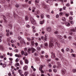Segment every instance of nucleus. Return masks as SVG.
Here are the masks:
<instances>
[{
    "mask_svg": "<svg viewBox=\"0 0 76 76\" xmlns=\"http://www.w3.org/2000/svg\"><path fill=\"white\" fill-rule=\"evenodd\" d=\"M50 39V43L49 44V47H50V48H53V44L52 42H55V40H54V39L53 37H51Z\"/></svg>",
    "mask_w": 76,
    "mask_h": 76,
    "instance_id": "1",
    "label": "nucleus"
},
{
    "mask_svg": "<svg viewBox=\"0 0 76 76\" xmlns=\"http://www.w3.org/2000/svg\"><path fill=\"white\" fill-rule=\"evenodd\" d=\"M18 40H19L20 41H21V44H24V45H25V44H26V42H25L24 39H22L21 37L20 36L18 37Z\"/></svg>",
    "mask_w": 76,
    "mask_h": 76,
    "instance_id": "2",
    "label": "nucleus"
},
{
    "mask_svg": "<svg viewBox=\"0 0 76 76\" xmlns=\"http://www.w3.org/2000/svg\"><path fill=\"white\" fill-rule=\"evenodd\" d=\"M43 66H42V65H41L40 66V67H39V70H40V71H41V72L42 74V73H44V71H43L42 70V69L43 68Z\"/></svg>",
    "mask_w": 76,
    "mask_h": 76,
    "instance_id": "3",
    "label": "nucleus"
},
{
    "mask_svg": "<svg viewBox=\"0 0 76 76\" xmlns=\"http://www.w3.org/2000/svg\"><path fill=\"white\" fill-rule=\"evenodd\" d=\"M30 20L32 24L33 25H35L36 23V21L33 18H31Z\"/></svg>",
    "mask_w": 76,
    "mask_h": 76,
    "instance_id": "4",
    "label": "nucleus"
},
{
    "mask_svg": "<svg viewBox=\"0 0 76 76\" xmlns=\"http://www.w3.org/2000/svg\"><path fill=\"white\" fill-rule=\"evenodd\" d=\"M42 6L44 8H45L46 9H48V10L49 9V7L47 5H45V3H43L42 4Z\"/></svg>",
    "mask_w": 76,
    "mask_h": 76,
    "instance_id": "5",
    "label": "nucleus"
},
{
    "mask_svg": "<svg viewBox=\"0 0 76 76\" xmlns=\"http://www.w3.org/2000/svg\"><path fill=\"white\" fill-rule=\"evenodd\" d=\"M66 71L65 69H63L61 70V73L63 75H64L66 73Z\"/></svg>",
    "mask_w": 76,
    "mask_h": 76,
    "instance_id": "6",
    "label": "nucleus"
},
{
    "mask_svg": "<svg viewBox=\"0 0 76 76\" xmlns=\"http://www.w3.org/2000/svg\"><path fill=\"white\" fill-rule=\"evenodd\" d=\"M44 48H47L48 47V43H45L44 44Z\"/></svg>",
    "mask_w": 76,
    "mask_h": 76,
    "instance_id": "7",
    "label": "nucleus"
},
{
    "mask_svg": "<svg viewBox=\"0 0 76 76\" xmlns=\"http://www.w3.org/2000/svg\"><path fill=\"white\" fill-rule=\"evenodd\" d=\"M51 57L52 58H56V57L55 56V54L54 53H51Z\"/></svg>",
    "mask_w": 76,
    "mask_h": 76,
    "instance_id": "8",
    "label": "nucleus"
},
{
    "mask_svg": "<svg viewBox=\"0 0 76 76\" xmlns=\"http://www.w3.org/2000/svg\"><path fill=\"white\" fill-rule=\"evenodd\" d=\"M26 54H25V53H24V51L22 50L21 51V54H22V55H24V56H28V53H27V52H26Z\"/></svg>",
    "mask_w": 76,
    "mask_h": 76,
    "instance_id": "9",
    "label": "nucleus"
},
{
    "mask_svg": "<svg viewBox=\"0 0 76 76\" xmlns=\"http://www.w3.org/2000/svg\"><path fill=\"white\" fill-rule=\"evenodd\" d=\"M47 31H48V32H51V28H47Z\"/></svg>",
    "mask_w": 76,
    "mask_h": 76,
    "instance_id": "10",
    "label": "nucleus"
},
{
    "mask_svg": "<svg viewBox=\"0 0 76 76\" xmlns=\"http://www.w3.org/2000/svg\"><path fill=\"white\" fill-rule=\"evenodd\" d=\"M55 45H56L57 46V47H60V43L58 42H56L55 44Z\"/></svg>",
    "mask_w": 76,
    "mask_h": 76,
    "instance_id": "11",
    "label": "nucleus"
},
{
    "mask_svg": "<svg viewBox=\"0 0 76 76\" xmlns=\"http://www.w3.org/2000/svg\"><path fill=\"white\" fill-rule=\"evenodd\" d=\"M9 59L10 60V61H11L10 63H11L10 64V65H11V64H12V63H13V61H13V58H9Z\"/></svg>",
    "mask_w": 76,
    "mask_h": 76,
    "instance_id": "12",
    "label": "nucleus"
},
{
    "mask_svg": "<svg viewBox=\"0 0 76 76\" xmlns=\"http://www.w3.org/2000/svg\"><path fill=\"white\" fill-rule=\"evenodd\" d=\"M31 50L32 51V53H34L35 51V49L33 48H31Z\"/></svg>",
    "mask_w": 76,
    "mask_h": 76,
    "instance_id": "13",
    "label": "nucleus"
},
{
    "mask_svg": "<svg viewBox=\"0 0 76 76\" xmlns=\"http://www.w3.org/2000/svg\"><path fill=\"white\" fill-rule=\"evenodd\" d=\"M27 69H28V66L27 65H25L24 67L23 68V70H26Z\"/></svg>",
    "mask_w": 76,
    "mask_h": 76,
    "instance_id": "14",
    "label": "nucleus"
},
{
    "mask_svg": "<svg viewBox=\"0 0 76 76\" xmlns=\"http://www.w3.org/2000/svg\"><path fill=\"white\" fill-rule=\"evenodd\" d=\"M57 64L58 67H60L61 66V65L60 64V63L58 62H57Z\"/></svg>",
    "mask_w": 76,
    "mask_h": 76,
    "instance_id": "15",
    "label": "nucleus"
},
{
    "mask_svg": "<svg viewBox=\"0 0 76 76\" xmlns=\"http://www.w3.org/2000/svg\"><path fill=\"white\" fill-rule=\"evenodd\" d=\"M44 23V20H43L42 21H40L39 22V23L40 24H41V25H42L43 23Z\"/></svg>",
    "mask_w": 76,
    "mask_h": 76,
    "instance_id": "16",
    "label": "nucleus"
},
{
    "mask_svg": "<svg viewBox=\"0 0 76 76\" xmlns=\"http://www.w3.org/2000/svg\"><path fill=\"white\" fill-rule=\"evenodd\" d=\"M57 37L58 38H59L60 39H62L63 38V37L60 35H57Z\"/></svg>",
    "mask_w": 76,
    "mask_h": 76,
    "instance_id": "17",
    "label": "nucleus"
},
{
    "mask_svg": "<svg viewBox=\"0 0 76 76\" xmlns=\"http://www.w3.org/2000/svg\"><path fill=\"white\" fill-rule=\"evenodd\" d=\"M66 26H70V23H69L68 22H66Z\"/></svg>",
    "mask_w": 76,
    "mask_h": 76,
    "instance_id": "18",
    "label": "nucleus"
},
{
    "mask_svg": "<svg viewBox=\"0 0 76 76\" xmlns=\"http://www.w3.org/2000/svg\"><path fill=\"white\" fill-rule=\"evenodd\" d=\"M15 66L17 67V66H19V63H17L15 64Z\"/></svg>",
    "mask_w": 76,
    "mask_h": 76,
    "instance_id": "19",
    "label": "nucleus"
},
{
    "mask_svg": "<svg viewBox=\"0 0 76 76\" xmlns=\"http://www.w3.org/2000/svg\"><path fill=\"white\" fill-rule=\"evenodd\" d=\"M18 72L20 75V74H21V73H22V71L21 69H19L18 70Z\"/></svg>",
    "mask_w": 76,
    "mask_h": 76,
    "instance_id": "20",
    "label": "nucleus"
},
{
    "mask_svg": "<svg viewBox=\"0 0 76 76\" xmlns=\"http://www.w3.org/2000/svg\"><path fill=\"white\" fill-rule=\"evenodd\" d=\"M25 61L26 64H28V59H26Z\"/></svg>",
    "mask_w": 76,
    "mask_h": 76,
    "instance_id": "21",
    "label": "nucleus"
},
{
    "mask_svg": "<svg viewBox=\"0 0 76 76\" xmlns=\"http://www.w3.org/2000/svg\"><path fill=\"white\" fill-rule=\"evenodd\" d=\"M71 31H72V32H76V30H75L74 28H72Z\"/></svg>",
    "mask_w": 76,
    "mask_h": 76,
    "instance_id": "22",
    "label": "nucleus"
},
{
    "mask_svg": "<svg viewBox=\"0 0 76 76\" xmlns=\"http://www.w3.org/2000/svg\"><path fill=\"white\" fill-rule=\"evenodd\" d=\"M31 44L32 46L34 45V41H31Z\"/></svg>",
    "mask_w": 76,
    "mask_h": 76,
    "instance_id": "23",
    "label": "nucleus"
},
{
    "mask_svg": "<svg viewBox=\"0 0 76 76\" xmlns=\"http://www.w3.org/2000/svg\"><path fill=\"white\" fill-rule=\"evenodd\" d=\"M62 20H63V21H66V18H65L64 17H63L62 18Z\"/></svg>",
    "mask_w": 76,
    "mask_h": 76,
    "instance_id": "24",
    "label": "nucleus"
},
{
    "mask_svg": "<svg viewBox=\"0 0 76 76\" xmlns=\"http://www.w3.org/2000/svg\"><path fill=\"white\" fill-rule=\"evenodd\" d=\"M2 66L3 67H6V63H4Z\"/></svg>",
    "mask_w": 76,
    "mask_h": 76,
    "instance_id": "25",
    "label": "nucleus"
},
{
    "mask_svg": "<svg viewBox=\"0 0 76 76\" xmlns=\"http://www.w3.org/2000/svg\"><path fill=\"white\" fill-rule=\"evenodd\" d=\"M28 72H25L24 73V75L27 76L28 75Z\"/></svg>",
    "mask_w": 76,
    "mask_h": 76,
    "instance_id": "26",
    "label": "nucleus"
},
{
    "mask_svg": "<svg viewBox=\"0 0 76 76\" xmlns=\"http://www.w3.org/2000/svg\"><path fill=\"white\" fill-rule=\"evenodd\" d=\"M53 70L54 72H55V73H57V70L56 69H54Z\"/></svg>",
    "mask_w": 76,
    "mask_h": 76,
    "instance_id": "27",
    "label": "nucleus"
},
{
    "mask_svg": "<svg viewBox=\"0 0 76 76\" xmlns=\"http://www.w3.org/2000/svg\"><path fill=\"white\" fill-rule=\"evenodd\" d=\"M40 17L42 19L44 18V15L43 14H41L40 15Z\"/></svg>",
    "mask_w": 76,
    "mask_h": 76,
    "instance_id": "28",
    "label": "nucleus"
},
{
    "mask_svg": "<svg viewBox=\"0 0 76 76\" xmlns=\"http://www.w3.org/2000/svg\"><path fill=\"white\" fill-rule=\"evenodd\" d=\"M43 39L44 41L45 42L47 41V37H45Z\"/></svg>",
    "mask_w": 76,
    "mask_h": 76,
    "instance_id": "29",
    "label": "nucleus"
},
{
    "mask_svg": "<svg viewBox=\"0 0 76 76\" xmlns=\"http://www.w3.org/2000/svg\"><path fill=\"white\" fill-rule=\"evenodd\" d=\"M61 51L63 53H64V49H61Z\"/></svg>",
    "mask_w": 76,
    "mask_h": 76,
    "instance_id": "30",
    "label": "nucleus"
},
{
    "mask_svg": "<svg viewBox=\"0 0 76 76\" xmlns=\"http://www.w3.org/2000/svg\"><path fill=\"white\" fill-rule=\"evenodd\" d=\"M25 19L26 20H28V17L27 16H25Z\"/></svg>",
    "mask_w": 76,
    "mask_h": 76,
    "instance_id": "31",
    "label": "nucleus"
},
{
    "mask_svg": "<svg viewBox=\"0 0 76 76\" xmlns=\"http://www.w3.org/2000/svg\"><path fill=\"white\" fill-rule=\"evenodd\" d=\"M39 2V1L38 0H36L35 1V3H38Z\"/></svg>",
    "mask_w": 76,
    "mask_h": 76,
    "instance_id": "32",
    "label": "nucleus"
},
{
    "mask_svg": "<svg viewBox=\"0 0 76 76\" xmlns=\"http://www.w3.org/2000/svg\"><path fill=\"white\" fill-rule=\"evenodd\" d=\"M27 39L28 40V41H29L31 40V39L29 37H27Z\"/></svg>",
    "mask_w": 76,
    "mask_h": 76,
    "instance_id": "33",
    "label": "nucleus"
},
{
    "mask_svg": "<svg viewBox=\"0 0 76 76\" xmlns=\"http://www.w3.org/2000/svg\"><path fill=\"white\" fill-rule=\"evenodd\" d=\"M30 25L28 24H27L26 26V27L27 28H30Z\"/></svg>",
    "mask_w": 76,
    "mask_h": 76,
    "instance_id": "34",
    "label": "nucleus"
},
{
    "mask_svg": "<svg viewBox=\"0 0 76 76\" xmlns=\"http://www.w3.org/2000/svg\"><path fill=\"white\" fill-rule=\"evenodd\" d=\"M72 72L73 73H75L76 72V69H73L72 70Z\"/></svg>",
    "mask_w": 76,
    "mask_h": 76,
    "instance_id": "35",
    "label": "nucleus"
},
{
    "mask_svg": "<svg viewBox=\"0 0 76 76\" xmlns=\"http://www.w3.org/2000/svg\"><path fill=\"white\" fill-rule=\"evenodd\" d=\"M72 56L74 57H76V55L75 54H72Z\"/></svg>",
    "mask_w": 76,
    "mask_h": 76,
    "instance_id": "36",
    "label": "nucleus"
},
{
    "mask_svg": "<svg viewBox=\"0 0 76 76\" xmlns=\"http://www.w3.org/2000/svg\"><path fill=\"white\" fill-rule=\"evenodd\" d=\"M4 56H5V55H3V56H0V57L1 58H4Z\"/></svg>",
    "mask_w": 76,
    "mask_h": 76,
    "instance_id": "37",
    "label": "nucleus"
},
{
    "mask_svg": "<svg viewBox=\"0 0 76 76\" xmlns=\"http://www.w3.org/2000/svg\"><path fill=\"white\" fill-rule=\"evenodd\" d=\"M20 57H21V55L20 54H19L18 55V57L19 58H20Z\"/></svg>",
    "mask_w": 76,
    "mask_h": 76,
    "instance_id": "38",
    "label": "nucleus"
},
{
    "mask_svg": "<svg viewBox=\"0 0 76 76\" xmlns=\"http://www.w3.org/2000/svg\"><path fill=\"white\" fill-rule=\"evenodd\" d=\"M37 49L38 51H39V50H40L41 49L40 48L38 47L37 48Z\"/></svg>",
    "mask_w": 76,
    "mask_h": 76,
    "instance_id": "39",
    "label": "nucleus"
},
{
    "mask_svg": "<svg viewBox=\"0 0 76 76\" xmlns=\"http://www.w3.org/2000/svg\"><path fill=\"white\" fill-rule=\"evenodd\" d=\"M15 61L16 62H18L19 61V59L18 58H17L15 60Z\"/></svg>",
    "mask_w": 76,
    "mask_h": 76,
    "instance_id": "40",
    "label": "nucleus"
},
{
    "mask_svg": "<svg viewBox=\"0 0 76 76\" xmlns=\"http://www.w3.org/2000/svg\"><path fill=\"white\" fill-rule=\"evenodd\" d=\"M63 10H66V7L65 6H64L63 8Z\"/></svg>",
    "mask_w": 76,
    "mask_h": 76,
    "instance_id": "41",
    "label": "nucleus"
},
{
    "mask_svg": "<svg viewBox=\"0 0 76 76\" xmlns=\"http://www.w3.org/2000/svg\"><path fill=\"white\" fill-rule=\"evenodd\" d=\"M66 6L69 7V6H70V4L69 3H68L66 4Z\"/></svg>",
    "mask_w": 76,
    "mask_h": 76,
    "instance_id": "42",
    "label": "nucleus"
},
{
    "mask_svg": "<svg viewBox=\"0 0 76 76\" xmlns=\"http://www.w3.org/2000/svg\"><path fill=\"white\" fill-rule=\"evenodd\" d=\"M52 66L51 65V64L49 63L48 64V66L49 67H51Z\"/></svg>",
    "mask_w": 76,
    "mask_h": 76,
    "instance_id": "43",
    "label": "nucleus"
},
{
    "mask_svg": "<svg viewBox=\"0 0 76 76\" xmlns=\"http://www.w3.org/2000/svg\"><path fill=\"white\" fill-rule=\"evenodd\" d=\"M69 50L70 49L69 48H66V51H69Z\"/></svg>",
    "mask_w": 76,
    "mask_h": 76,
    "instance_id": "44",
    "label": "nucleus"
},
{
    "mask_svg": "<svg viewBox=\"0 0 76 76\" xmlns=\"http://www.w3.org/2000/svg\"><path fill=\"white\" fill-rule=\"evenodd\" d=\"M14 51L16 53H18V49L15 50Z\"/></svg>",
    "mask_w": 76,
    "mask_h": 76,
    "instance_id": "45",
    "label": "nucleus"
},
{
    "mask_svg": "<svg viewBox=\"0 0 76 76\" xmlns=\"http://www.w3.org/2000/svg\"><path fill=\"white\" fill-rule=\"evenodd\" d=\"M69 19H70V20H72L73 19V18H72V17H69Z\"/></svg>",
    "mask_w": 76,
    "mask_h": 76,
    "instance_id": "46",
    "label": "nucleus"
},
{
    "mask_svg": "<svg viewBox=\"0 0 76 76\" xmlns=\"http://www.w3.org/2000/svg\"><path fill=\"white\" fill-rule=\"evenodd\" d=\"M63 13L62 12H60V13H59V15L60 16H62V15H63Z\"/></svg>",
    "mask_w": 76,
    "mask_h": 76,
    "instance_id": "47",
    "label": "nucleus"
},
{
    "mask_svg": "<svg viewBox=\"0 0 76 76\" xmlns=\"http://www.w3.org/2000/svg\"><path fill=\"white\" fill-rule=\"evenodd\" d=\"M11 43H14V40H13V39H12L11 40Z\"/></svg>",
    "mask_w": 76,
    "mask_h": 76,
    "instance_id": "48",
    "label": "nucleus"
},
{
    "mask_svg": "<svg viewBox=\"0 0 76 76\" xmlns=\"http://www.w3.org/2000/svg\"><path fill=\"white\" fill-rule=\"evenodd\" d=\"M20 64H21V65L23 64V62H22V61H20Z\"/></svg>",
    "mask_w": 76,
    "mask_h": 76,
    "instance_id": "49",
    "label": "nucleus"
},
{
    "mask_svg": "<svg viewBox=\"0 0 76 76\" xmlns=\"http://www.w3.org/2000/svg\"><path fill=\"white\" fill-rule=\"evenodd\" d=\"M70 23L72 25H73V23H74V22L73 21H71L70 22Z\"/></svg>",
    "mask_w": 76,
    "mask_h": 76,
    "instance_id": "50",
    "label": "nucleus"
},
{
    "mask_svg": "<svg viewBox=\"0 0 76 76\" xmlns=\"http://www.w3.org/2000/svg\"><path fill=\"white\" fill-rule=\"evenodd\" d=\"M11 75H12V74H11V73L10 72H9L8 74V76H11Z\"/></svg>",
    "mask_w": 76,
    "mask_h": 76,
    "instance_id": "51",
    "label": "nucleus"
},
{
    "mask_svg": "<svg viewBox=\"0 0 76 76\" xmlns=\"http://www.w3.org/2000/svg\"><path fill=\"white\" fill-rule=\"evenodd\" d=\"M55 60H56L57 61H58V58H55Z\"/></svg>",
    "mask_w": 76,
    "mask_h": 76,
    "instance_id": "52",
    "label": "nucleus"
},
{
    "mask_svg": "<svg viewBox=\"0 0 76 76\" xmlns=\"http://www.w3.org/2000/svg\"><path fill=\"white\" fill-rule=\"evenodd\" d=\"M56 18H58V17H59V15L57 14L56 15Z\"/></svg>",
    "mask_w": 76,
    "mask_h": 76,
    "instance_id": "53",
    "label": "nucleus"
},
{
    "mask_svg": "<svg viewBox=\"0 0 76 76\" xmlns=\"http://www.w3.org/2000/svg\"><path fill=\"white\" fill-rule=\"evenodd\" d=\"M66 16V17H68L69 16V14H68L66 13L65 14Z\"/></svg>",
    "mask_w": 76,
    "mask_h": 76,
    "instance_id": "54",
    "label": "nucleus"
},
{
    "mask_svg": "<svg viewBox=\"0 0 76 76\" xmlns=\"http://www.w3.org/2000/svg\"><path fill=\"white\" fill-rule=\"evenodd\" d=\"M54 34H58V31H56L54 32Z\"/></svg>",
    "mask_w": 76,
    "mask_h": 76,
    "instance_id": "55",
    "label": "nucleus"
},
{
    "mask_svg": "<svg viewBox=\"0 0 76 76\" xmlns=\"http://www.w3.org/2000/svg\"><path fill=\"white\" fill-rule=\"evenodd\" d=\"M35 45H36V46H37L38 45V43H37V42H36L35 43Z\"/></svg>",
    "mask_w": 76,
    "mask_h": 76,
    "instance_id": "56",
    "label": "nucleus"
},
{
    "mask_svg": "<svg viewBox=\"0 0 76 76\" xmlns=\"http://www.w3.org/2000/svg\"><path fill=\"white\" fill-rule=\"evenodd\" d=\"M38 11H37H37H35V15H38Z\"/></svg>",
    "mask_w": 76,
    "mask_h": 76,
    "instance_id": "57",
    "label": "nucleus"
},
{
    "mask_svg": "<svg viewBox=\"0 0 76 76\" xmlns=\"http://www.w3.org/2000/svg\"><path fill=\"white\" fill-rule=\"evenodd\" d=\"M45 32L44 31H42V34H45Z\"/></svg>",
    "mask_w": 76,
    "mask_h": 76,
    "instance_id": "58",
    "label": "nucleus"
},
{
    "mask_svg": "<svg viewBox=\"0 0 76 76\" xmlns=\"http://www.w3.org/2000/svg\"><path fill=\"white\" fill-rule=\"evenodd\" d=\"M64 40H62L61 41V43H64Z\"/></svg>",
    "mask_w": 76,
    "mask_h": 76,
    "instance_id": "59",
    "label": "nucleus"
},
{
    "mask_svg": "<svg viewBox=\"0 0 76 76\" xmlns=\"http://www.w3.org/2000/svg\"><path fill=\"white\" fill-rule=\"evenodd\" d=\"M41 53L42 54H44V53H45V52H44V51H42L41 52Z\"/></svg>",
    "mask_w": 76,
    "mask_h": 76,
    "instance_id": "60",
    "label": "nucleus"
},
{
    "mask_svg": "<svg viewBox=\"0 0 76 76\" xmlns=\"http://www.w3.org/2000/svg\"><path fill=\"white\" fill-rule=\"evenodd\" d=\"M6 35L7 36V37H9V34L7 33Z\"/></svg>",
    "mask_w": 76,
    "mask_h": 76,
    "instance_id": "61",
    "label": "nucleus"
},
{
    "mask_svg": "<svg viewBox=\"0 0 76 76\" xmlns=\"http://www.w3.org/2000/svg\"><path fill=\"white\" fill-rule=\"evenodd\" d=\"M4 0H0V2H4Z\"/></svg>",
    "mask_w": 76,
    "mask_h": 76,
    "instance_id": "62",
    "label": "nucleus"
},
{
    "mask_svg": "<svg viewBox=\"0 0 76 76\" xmlns=\"http://www.w3.org/2000/svg\"><path fill=\"white\" fill-rule=\"evenodd\" d=\"M70 14L71 15H73V12H70Z\"/></svg>",
    "mask_w": 76,
    "mask_h": 76,
    "instance_id": "63",
    "label": "nucleus"
},
{
    "mask_svg": "<svg viewBox=\"0 0 76 76\" xmlns=\"http://www.w3.org/2000/svg\"><path fill=\"white\" fill-rule=\"evenodd\" d=\"M73 44H74V45H75V47L76 48V42L74 43Z\"/></svg>",
    "mask_w": 76,
    "mask_h": 76,
    "instance_id": "64",
    "label": "nucleus"
}]
</instances>
